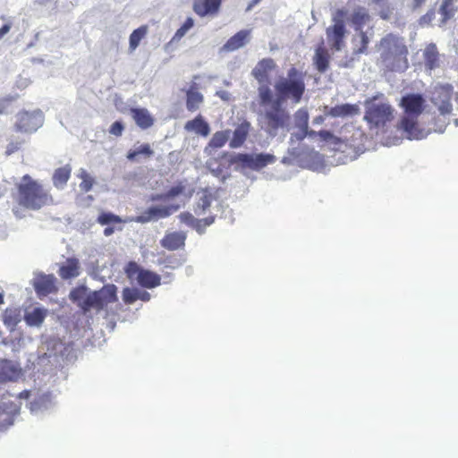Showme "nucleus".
I'll use <instances>...</instances> for the list:
<instances>
[{
    "label": "nucleus",
    "instance_id": "1",
    "mask_svg": "<svg viewBox=\"0 0 458 458\" xmlns=\"http://www.w3.org/2000/svg\"><path fill=\"white\" fill-rule=\"evenodd\" d=\"M274 94L268 85L258 88L259 105L263 107L258 118L260 129L275 137L280 130H287L291 124V114L284 106L290 100L293 104L301 101L306 90L305 73L292 66L286 77H281L274 86Z\"/></svg>",
    "mask_w": 458,
    "mask_h": 458
},
{
    "label": "nucleus",
    "instance_id": "2",
    "mask_svg": "<svg viewBox=\"0 0 458 458\" xmlns=\"http://www.w3.org/2000/svg\"><path fill=\"white\" fill-rule=\"evenodd\" d=\"M15 189L16 192L12 194V212L16 218H23L26 209L39 210L54 204V199L49 191L29 174L21 177V182L15 184Z\"/></svg>",
    "mask_w": 458,
    "mask_h": 458
},
{
    "label": "nucleus",
    "instance_id": "3",
    "mask_svg": "<svg viewBox=\"0 0 458 458\" xmlns=\"http://www.w3.org/2000/svg\"><path fill=\"white\" fill-rule=\"evenodd\" d=\"M380 59L385 69L393 72H403L409 67L408 47L403 38L389 33L379 41Z\"/></svg>",
    "mask_w": 458,
    "mask_h": 458
},
{
    "label": "nucleus",
    "instance_id": "4",
    "mask_svg": "<svg viewBox=\"0 0 458 458\" xmlns=\"http://www.w3.org/2000/svg\"><path fill=\"white\" fill-rule=\"evenodd\" d=\"M403 115L399 121V129L403 130L409 139H419L421 131L419 129V117L426 107V99L420 93L403 95L399 102Z\"/></svg>",
    "mask_w": 458,
    "mask_h": 458
},
{
    "label": "nucleus",
    "instance_id": "5",
    "mask_svg": "<svg viewBox=\"0 0 458 458\" xmlns=\"http://www.w3.org/2000/svg\"><path fill=\"white\" fill-rule=\"evenodd\" d=\"M379 96H374L365 100L364 120L369 128L382 129L394 119V109L386 101L378 99Z\"/></svg>",
    "mask_w": 458,
    "mask_h": 458
},
{
    "label": "nucleus",
    "instance_id": "6",
    "mask_svg": "<svg viewBox=\"0 0 458 458\" xmlns=\"http://www.w3.org/2000/svg\"><path fill=\"white\" fill-rule=\"evenodd\" d=\"M454 87L451 84H441L435 87L430 98L431 103L437 107L439 114L444 118V124H447V117L453 113Z\"/></svg>",
    "mask_w": 458,
    "mask_h": 458
},
{
    "label": "nucleus",
    "instance_id": "7",
    "mask_svg": "<svg viewBox=\"0 0 458 458\" xmlns=\"http://www.w3.org/2000/svg\"><path fill=\"white\" fill-rule=\"evenodd\" d=\"M345 14L344 10H336L333 16L334 24L326 30L327 42L332 50L340 51L345 45L346 28L344 21Z\"/></svg>",
    "mask_w": 458,
    "mask_h": 458
},
{
    "label": "nucleus",
    "instance_id": "8",
    "mask_svg": "<svg viewBox=\"0 0 458 458\" xmlns=\"http://www.w3.org/2000/svg\"><path fill=\"white\" fill-rule=\"evenodd\" d=\"M43 121V114L39 110H22L15 116L13 129L16 132L30 134L42 126Z\"/></svg>",
    "mask_w": 458,
    "mask_h": 458
},
{
    "label": "nucleus",
    "instance_id": "9",
    "mask_svg": "<svg viewBox=\"0 0 458 458\" xmlns=\"http://www.w3.org/2000/svg\"><path fill=\"white\" fill-rule=\"evenodd\" d=\"M236 162H239V169L260 170L267 165L274 164L276 160L272 154H236Z\"/></svg>",
    "mask_w": 458,
    "mask_h": 458
},
{
    "label": "nucleus",
    "instance_id": "10",
    "mask_svg": "<svg viewBox=\"0 0 458 458\" xmlns=\"http://www.w3.org/2000/svg\"><path fill=\"white\" fill-rule=\"evenodd\" d=\"M236 154L223 152L216 157H211L207 161V167L216 176L225 177V173L232 165L239 169V162H236Z\"/></svg>",
    "mask_w": 458,
    "mask_h": 458
},
{
    "label": "nucleus",
    "instance_id": "11",
    "mask_svg": "<svg viewBox=\"0 0 458 458\" xmlns=\"http://www.w3.org/2000/svg\"><path fill=\"white\" fill-rule=\"evenodd\" d=\"M117 301V288L114 284H106L100 290L92 292L88 304L95 306V310H101L108 303Z\"/></svg>",
    "mask_w": 458,
    "mask_h": 458
},
{
    "label": "nucleus",
    "instance_id": "12",
    "mask_svg": "<svg viewBox=\"0 0 458 458\" xmlns=\"http://www.w3.org/2000/svg\"><path fill=\"white\" fill-rule=\"evenodd\" d=\"M192 191H193L190 189L185 180L178 181L165 192L154 196L152 199L157 201H170L180 197L190 198L192 195Z\"/></svg>",
    "mask_w": 458,
    "mask_h": 458
},
{
    "label": "nucleus",
    "instance_id": "13",
    "mask_svg": "<svg viewBox=\"0 0 458 458\" xmlns=\"http://www.w3.org/2000/svg\"><path fill=\"white\" fill-rule=\"evenodd\" d=\"M34 290L38 297H46L58 291L54 275L38 274L33 282Z\"/></svg>",
    "mask_w": 458,
    "mask_h": 458
},
{
    "label": "nucleus",
    "instance_id": "14",
    "mask_svg": "<svg viewBox=\"0 0 458 458\" xmlns=\"http://www.w3.org/2000/svg\"><path fill=\"white\" fill-rule=\"evenodd\" d=\"M276 64L272 58H263L258 62L251 74L261 85H267L271 72L276 69Z\"/></svg>",
    "mask_w": 458,
    "mask_h": 458
},
{
    "label": "nucleus",
    "instance_id": "15",
    "mask_svg": "<svg viewBox=\"0 0 458 458\" xmlns=\"http://www.w3.org/2000/svg\"><path fill=\"white\" fill-rule=\"evenodd\" d=\"M179 209L178 205L167 207H151L144 212L143 215L135 217L133 220L137 223H147L151 220L169 216L173 212Z\"/></svg>",
    "mask_w": 458,
    "mask_h": 458
},
{
    "label": "nucleus",
    "instance_id": "16",
    "mask_svg": "<svg viewBox=\"0 0 458 458\" xmlns=\"http://www.w3.org/2000/svg\"><path fill=\"white\" fill-rule=\"evenodd\" d=\"M223 0H193L192 10L199 17L216 16Z\"/></svg>",
    "mask_w": 458,
    "mask_h": 458
},
{
    "label": "nucleus",
    "instance_id": "17",
    "mask_svg": "<svg viewBox=\"0 0 458 458\" xmlns=\"http://www.w3.org/2000/svg\"><path fill=\"white\" fill-rule=\"evenodd\" d=\"M91 296L92 292L88 293V288L84 285L73 288L69 294L70 300L73 303H76L84 312H87L91 309H95V306L88 304V300H89Z\"/></svg>",
    "mask_w": 458,
    "mask_h": 458
},
{
    "label": "nucleus",
    "instance_id": "18",
    "mask_svg": "<svg viewBox=\"0 0 458 458\" xmlns=\"http://www.w3.org/2000/svg\"><path fill=\"white\" fill-rule=\"evenodd\" d=\"M186 233L183 232L167 233L160 241L163 248L168 250H176L182 249L185 245Z\"/></svg>",
    "mask_w": 458,
    "mask_h": 458
},
{
    "label": "nucleus",
    "instance_id": "19",
    "mask_svg": "<svg viewBox=\"0 0 458 458\" xmlns=\"http://www.w3.org/2000/svg\"><path fill=\"white\" fill-rule=\"evenodd\" d=\"M422 55L425 68L428 71H432L440 67V54L435 43L428 44L423 49Z\"/></svg>",
    "mask_w": 458,
    "mask_h": 458
},
{
    "label": "nucleus",
    "instance_id": "20",
    "mask_svg": "<svg viewBox=\"0 0 458 458\" xmlns=\"http://www.w3.org/2000/svg\"><path fill=\"white\" fill-rule=\"evenodd\" d=\"M130 114L135 123L142 130H147L154 124V118L146 108L133 107L130 109Z\"/></svg>",
    "mask_w": 458,
    "mask_h": 458
},
{
    "label": "nucleus",
    "instance_id": "21",
    "mask_svg": "<svg viewBox=\"0 0 458 458\" xmlns=\"http://www.w3.org/2000/svg\"><path fill=\"white\" fill-rule=\"evenodd\" d=\"M81 273V266L79 259L76 258H69L60 266L58 270L59 276L64 279H72L79 276Z\"/></svg>",
    "mask_w": 458,
    "mask_h": 458
},
{
    "label": "nucleus",
    "instance_id": "22",
    "mask_svg": "<svg viewBox=\"0 0 458 458\" xmlns=\"http://www.w3.org/2000/svg\"><path fill=\"white\" fill-rule=\"evenodd\" d=\"M21 374V369L11 360H0V382L15 381Z\"/></svg>",
    "mask_w": 458,
    "mask_h": 458
},
{
    "label": "nucleus",
    "instance_id": "23",
    "mask_svg": "<svg viewBox=\"0 0 458 458\" xmlns=\"http://www.w3.org/2000/svg\"><path fill=\"white\" fill-rule=\"evenodd\" d=\"M360 107L357 104H343L330 107L326 114L331 117H349L359 114Z\"/></svg>",
    "mask_w": 458,
    "mask_h": 458
},
{
    "label": "nucleus",
    "instance_id": "24",
    "mask_svg": "<svg viewBox=\"0 0 458 458\" xmlns=\"http://www.w3.org/2000/svg\"><path fill=\"white\" fill-rule=\"evenodd\" d=\"M330 62V55L327 49L324 47V42L322 41L319 46L316 47L315 55L313 56V63L316 66V69L323 73L329 67Z\"/></svg>",
    "mask_w": 458,
    "mask_h": 458
},
{
    "label": "nucleus",
    "instance_id": "25",
    "mask_svg": "<svg viewBox=\"0 0 458 458\" xmlns=\"http://www.w3.org/2000/svg\"><path fill=\"white\" fill-rule=\"evenodd\" d=\"M204 101L203 95L198 90L196 83H192L186 90V107L190 112H195Z\"/></svg>",
    "mask_w": 458,
    "mask_h": 458
},
{
    "label": "nucleus",
    "instance_id": "26",
    "mask_svg": "<svg viewBox=\"0 0 458 458\" xmlns=\"http://www.w3.org/2000/svg\"><path fill=\"white\" fill-rule=\"evenodd\" d=\"M230 130L219 131L213 134L209 142L204 148V153L208 156L212 154V151L216 148L224 147L229 140Z\"/></svg>",
    "mask_w": 458,
    "mask_h": 458
},
{
    "label": "nucleus",
    "instance_id": "27",
    "mask_svg": "<svg viewBox=\"0 0 458 458\" xmlns=\"http://www.w3.org/2000/svg\"><path fill=\"white\" fill-rule=\"evenodd\" d=\"M250 31L242 30L232 36L224 45V49L229 52L239 49L243 47L250 38Z\"/></svg>",
    "mask_w": 458,
    "mask_h": 458
},
{
    "label": "nucleus",
    "instance_id": "28",
    "mask_svg": "<svg viewBox=\"0 0 458 458\" xmlns=\"http://www.w3.org/2000/svg\"><path fill=\"white\" fill-rule=\"evenodd\" d=\"M250 130V123L244 120L234 130L233 138L230 141L231 148H239L241 147L249 135Z\"/></svg>",
    "mask_w": 458,
    "mask_h": 458
},
{
    "label": "nucleus",
    "instance_id": "29",
    "mask_svg": "<svg viewBox=\"0 0 458 458\" xmlns=\"http://www.w3.org/2000/svg\"><path fill=\"white\" fill-rule=\"evenodd\" d=\"M139 284L142 287L152 289L161 284V277L155 272L143 269L136 277Z\"/></svg>",
    "mask_w": 458,
    "mask_h": 458
},
{
    "label": "nucleus",
    "instance_id": "30",
    "mask_svg": "<svg viewBox=\"0 0 458 458\" xmlns=\"http://www.w3.org/2000/svg\"><path fill=\"white\" fill-rule=\"evenodd\" d=\"M188 131H194L203 137H207L210 132L208 123L199 114L194 119L188 121L184 126Z\"/></svg>",
    "mask_w": 458,
    "mask_h": 458
},
{
    "label": "nucleus",
    "instance_id": "31",
    "mask_svg": "<svg viewBox=\"0 0 458 458\" xmlns=\"http://www.w3.org/2000/svg\"><path fill=\"white\" fill-rule=\"evenodd\" d=\"M72 167L70 165L59 167L55 170L52 180L56 188H64L71 177Z\"/></svg>",
    "mask_w": 458,
    "mask_h": 458
},
{
    "label": "nucleus",
    "instance_id": "32",
    "mask_svg": "<svg viewBox=\"0 0 458 458\" xmlns=\"http://www.w3.org/2000/svg\"><path fill=\"white\" fill-rule=\"evenodd\" d=\"M47 310L42 308H35L33 310L27 312L24 316L25 322L30 327H39L45 320Z\"/></svg>",
    "mask_w": 458,
    "mask_h": 458
},
{
    "label": "nucleus",
    "instance_id": "33",
    "mask_svg": "<svg viewBox=\"0 0 458 458\" xmlns=\"http://www.w3.org/2000/svg\"><path fill=\"white\" fill-rule=\"evenodd\" d=\"M357 37L352 38V43L354 45L353 54L355 55H360L362 54H367L368 47L369 44V38L367 33L363 30L358 31Z\"/></svg>",
    "mask_w": 458,
    "mask_h": 458
},
{
    "label": "nucleus",
    "instance_id": "34",
    "mask_svg": "<svg viewBox=\"0 0 458 458\" xmlns=\"http://www.w3.org/2000/svg\"><path fill=\"white\" fill-rule=\"evenodd\" d=\"M370 20L369 13L362 7H359L353 11L351 21L356 31L362 30V27Z\"/></svg>",
    "mask_w": 458,
    "mask_h": 458
},
{
    "label": "nucleus",
    "instance_id": "35",
    "mask_svg": "<svg viewBox=\"0 0 458 458\" xmlns=\"http://www.w3.org/2000/svg\"><path fill=\"white\" fill-rule=\"evenodd\" d=\"M3 323L13 328L21 321V310L18 308H6L2 314Z\"/></svg>",
    "mask_w": 458,
    "mask_h": 458
},
{
    "label": "nucleus",
    "instance_id": "36",
    "mask_svg": "<svg viewBox=\"0 0 458 458\" xmlns=\"http://www.w3.org/2000/svg\"><path fill=\"white\" fill-rule=\"evenodd\" d=\"M456 11L457 8L454 5V0H443L438 10L441 14V23L445 24L454 16Z\"/></svg>",
    "mask_w": 458,
    "mask_h": 458
},
{
    "label": "nucleus",
    "instance_id": "37",
    "mask_svg": "<svg viewBox=\"0 0 458 458\" xmlns=\"http://www.w3.org/2000/svg\"><path fill=\"white\" fill-rule=\"evenodd\" d=\"M147 32L148 26L146 25L140 26V28L132 31V33L130 35L129 40L130 49L131 51L135 50L138 47L141 39L144 38L145 36L147 35Z\"/></svg>",
    "mask_w": 458,
    "mask_h": 458
},
{
    "label": "nucleus",
    "instance_id": "38",
    "mask_svg": "<svg viewBox=\"0 0 458 458\" xmlns=\"http://www.w3.org/2000/svg\"><path fill=\"white\" fill-rule=\"evenodd\" d=\"M154 154V151L150 148V145L148 143H144L140 145L138 148L130 150L127 153V158L130 161H136L140 155L144 156L145 157H150Z\"/></svg>",
    "mask_w": 458,
    "mask_h": 458
},
{
    "label": "nucleus",
    "instance_id": "39",
    "mask_svg": "<svg viewBox=\"0 0 458 458\" xmlns=\"http://www.w3.org/2000/svg\"><path fill=\"white\" fill-rule=\"evenodd\" d=\"M97 222L101 225L121 224L123 222L119 216L110 212H102L97 218Z\"/></svg>",
    "mask_w": 458,
    "mask_h": 458
},
{
    "label": "nucleus",
    "instance_id": "40",
    "mask_svg": "<svg viewBox=\"0 0 458 458\" xmlns=\"http://www.w3.org/2000/svg\"><path fill=\"white\" fill-rule=\"evenodd\" d=\"M212 197L210 194H204L199 199L194 208L198 216L204 214L211 206Z\"/></svg>",
    "mask_w": 458,
    "mask_h": 458
},
{
    "label": "nucleus",
    "instance_id": "41",
    "mask_svg": "<svg viewBox=\"0 0 458 458\" xmlns=\"http://www.w3.org/2000/svg\"><path fill=\"white\" fill-rule=\"evenodd\" d=\"M123 300L125 304H132L139 300V290L126 287L123 291Z\"/></svg>",
    "mask_w": 458,
    "mask_h": 458
},
{
    "label": "nucleus",
    "instance_id": "42",
    "mask_svg": "<svg viewBox=\"0 0 458 458\" xmlns=\"http://www.w3.org/2000/svg\"><path fill=\"white\" fill-rule=\"evenodd\" d=\"M25 143L23 139H11L5 148V155L11 156L19 151Z\"/></svg>",
    "mask_w": 458,
    "mask_h": 458
},
{
    "label": "nucleus",
    "instance_id": "43",
    "mask_svg": "<svg viewBox=\"0 0 458 458\" xmlns=\"http://www.w3.org/2000/svg\"><path fill=\"white\" fill-rule=\"evenodd\" d=\"M81 182L80 183L81 190L84 192L89 191L92 189L93 184L95 182L94 179L85 170L81 171Z\"/></svg>",
    "mask_w": 458,
    "mask_h": 458
},
{
    "label": "nucleus",
    "instance_id": "44",
    "mask_svg": "<svg viewBox=\"0 0 458 458\" xmlns=\"http://www.w3.org/2000/svg\"><path fill=\"white\" fill-rule=\"evenodd\" d=\"M318 136L323 141L330 142L334 145H338L342 143V140L335 136L331 131L327 130H321L318 132Z\"/></svg>",
    "mask_w": 458,
    "mask_h": 458
},
{
    "label": "nucleus",
    "instance_id": "45",
    "mask_svg": "<svg viewBox=\"0 0 458 458\" xmlns=\"http://www.w3.org/2000/svg\"><path fill=\"white\" fill-rule=\"evenodd\" d=\"M296 123L301 129L308 127L309 123V114L305 109H299L296 114Z\"/></svg>",
    "mask_w": 458,
    "mask_h": 458
},
{
    "label": "nucleus",
    "instance_id": "46",
    "mask_svg": "<svg viewBox=\"0 0 458 458\" xmlns=\"http://www.w3.org/2000/svg\"><path fill=\"white\" fill-rule=\"evenodd\" d=\"M142 270L143 268L134 261H130L125 267V273L129 278L137 277Z\"/></svg>",
    "mask_w": 458,
    "mask_h": 458
},
{
    "label": "nucleus",
    "instance_id": "47",
    "mask_svg": "<svg viewBox=\"0 0 458 458\" xmlns=\"http://www.w3.org/2000/svg\"><path fill=\"white\" fill-rule=\"evenodd\" d=\"M194 21L192 18L189 17L185 20L183 24L175 32V37L180 38L185 35V33L193 27Z\"/></svg>",
    "mask_w": 458,
    "mask_h": 458
},
{
    "label": "nucleus",
    "instance_id": "48",
    "mask_svg": "<svg viewBox=\"0 0 458 458\" xmlns=\"http://www.w3.org/2000/svg\"><path fill=\"white\" fill-rule=\"evenodd\" d=\"M179 219L182 223L187 225L190 227H193L194 224H197V218L194 217L190 212H182L179 215Z\"/></svg>",
    "mask_w": 458,
    "mask_h": 458
},
{
    "label": "nucleus",
    "instance_id": "49",
    "mask_svg": "<svg viewBox=\"0 0 458 458\" xmlns=\"http://www.w3.org/2000/svg\"><path fill=\"white\" fill-rule=\"evenodd\" d=\"M124 131V126L122 122L116 121L112 123V125L109 128V133L112 135H114L116 137L122 136L123 132Z\"/></svg>",
    "mask_w": 458,
    "mask_h": 458
},
{
    "label": "nucleus",
    "instance_id": "50",
    "mask_svg": "<svg viewBox=\"0 0 458 458\" xmlns=\"http://www.w3.org/2000/svg\"><path fill=\"white\" fill-rule=\"evenodd\" d=\"M197 222L199 223L194 224L192 228L195 229L199 233H202L206 229V225L202 224L203 221H200V219L197 218Z\"/></svg>",
    "mask_w": 458,
    "mask_h": 458
},
{
    "label": "nucleus",
    "instance_id": "51",
    "mask_svg": "<svg viewBox=\"0 0 458 458\" xmlns=\"http://www.w3.org/2000/svg\"><path fill=\"white\" fill-rule=\"evenodd\" d=\"M426 1L427 0H411V9L418 10L426 3Z\"/></svg>",
    "mask_w": 458,
    "mask_h": 458
},
{
    "label": "nucleus",
    "instance_id": "52",
    "mask_svg": "<svg viewBox=\"0 0 458 458\" xmlns=\"http://www.w3.org/2000/svg\"><path fill=\"white\" fill-rule=\"evenodd\" d=\"M150 299V294L146 291H140L139 290V300H141L143 301H148Z\"/></svg>",
    "mask_w": 458,
    "mask_h": 458
},
{
    "label": "nucleus",
    "instance_id": "53",
    "mask_svg": "<svg viewBox=\"0 0 458 458\" xmlns=\"http://www.w3.org/2000/svg\"><path fill=\"white\" fill-rule=\"evenodd\" d=\"M11 30V24H4L0 28V39Z\"/></svg>",
    "mask_w": 458,
    "mask_h": 458
},
{
    "label": "nucleus",
    "instance_id": "54",
    "mask_svg": "<svg viewBox=\"0 0 458 458\" xmlns=\"http://www.w3.org/2000/svg\"><path fill=\"white\" fill-rule=\"evenodd\" d=\"M200 221H203L202 224H204V225H206V227H207L214 223L215 216H210L206 218L200 219Z\"/></svg>",
    "mask_w": 458,
    "mask_h": 458
},
{
    "label": "nucleus",
    "instance_id": "55",
    "mask_svg": "<svg viewBox=\"0 0 458 458\" xmlns=\"http://www.w3.org/2000/svg\"><path fill=\"white\" fill-rule=\"evenodd\" d=\"M114 233V227L113 226H107L104 229V235L105 236H110Z\"/></svg>",
    "mask_w": 458,
    "mask_h": 458
},
{
    "label": "nucleus",
    "instance_id": "56",
    "mask_svg": "<svg viewBox=\"0 0 458 458\" xmlns=\"http://www.w3.org/2000/svg\"><path fill=\"white\" fill-rule=\"evenodd\" d=\"M295 136L298 140H302L307 137V132L305 131V129H301V131L297 133Z\"/></svg>",
    "mask_w": 458,
    "mask_h": 458
},
{
    "label": "nucleus",
    "instance_id": "57",
    "mask_svg": "<svg viewBox=\"0 0 458 458\" xmlns=\"http://www.w3.org/2000/svg\"><path fill=\"white\" fill-rule=\"evenodd\" d=\"M303 129H305V131L307 132V136H309L310 138H314L316 136H318V131H315L313 130L309 131L308 127H306V128L304 127Z\"/></svg>",
    "mask_w": 458,
    "mask_h": 458
},
{
    "label": "nucleus",
    "instance_id": "58",
    "mask_svg": "<svg viewBox=\"0 0 458 458\" xmlns=\"http://www.w3.org/2000/svg\"><path fill=\"white\" fill-rule=\"evenodd\" d=\"M389 13H390V10H389V7H387V10H386V11H382V12L379 13V16H380L383 20H387V19H389Z\"/></svg>",
    "mask_w": 458,
    "mask_h": 458
},
{
    "label": "nucleus",
    "instance_id": "59",
    "mask_svg": "<svg viewBox=\"0 0 458 458\" xmlns=\"http://www.w3.org/2000/svg\"><path fill=\"white\" fill-rule=\"evenodd\" d=\"M324 121V117L319 115V116H317L315 119H314V123H322Z\"/></svg>",
    "mask_w": 458,
    "mask_h": 458
},
{
    "label": "nucleus",
    "instance_id": "60",
    "mask_svg": "<svg viewBox=\"0 0 458 458\" xmlns=\"http://www.w3.org/2000/svg\"><path fill=\"white\" fill-rule=\"evenodd\" d=\"M372 2L376 4H384L387 2V0H372Z\"/></svg>",
    "mask_w": 458,
    "mask_h": 458
},
{
    "label": "nucleus",
    "instance_id": "61",
    "mask_svg": "<svg viewBox=\"0 0 458 458\" xmlns=\"http://www.w3.org/2000/svg\"><path fill=\"white\" fill-rule=\"evenodd\" d=\"M433 14H434V13H433L432 12H431V13H428L423 17V19H425L426 17H428L429 19H431V17L433 16Z\"/></svg>",
    "mask_w": 458,
    "mask_h": 458
},
{
    "label": "nucleus",
    "instance_id": "62",
    "mask_svg": "<svg viewBox=\"0 0 458 458\" xmlns=\"http://www.w3.org/2000/svg\"><path fill=\"white\" fill-rule=\"evenodd\" d=\"M261 0H252V3H251V5H254V4H257L258 3H259Z\"/></svg>",
    "mask_w": 458,
    "mask_h": 458
},
{
    "label": "nucleus",
    "instance_id": "63",
    "mask_svg": "<svg viewBox=\"0 0 458 458\" xmlns=\"http://www.w3.org/2000/svg\"><path fill=\"white\" fill-rule=\"evenodd\" d=\"M4 303V297L3 295L0 293V305Z\"/></svg>",
    "mask_w": 458,
    "mask_h": 458
},
{
    "label": "nucleus",
    "instance_id": "64",
    "mask_svg": "<svg viewBox=\"0 0 458 458\" xmlns=\"http://www.w3.org/2000/svg\"><path fill=\"white\" fill-rule=\"evenodd\" d=\"M4 113V109L0 106V114Z\"/></svg>",
    "mask_w": 458,
    "mask_h": 458
}]
</instances>
